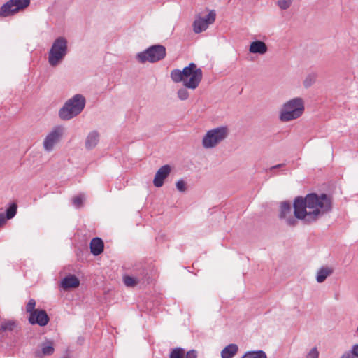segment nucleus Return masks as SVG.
I'll use <instances>...</instances> for the list:
<instances>
[{"instance_id":"nucleus-1","label":"nucleus","mask_w":358,"mask_h":358,"mask_svg":"<svg viewBox=\"0 0 358 358\" xmlns=\"http://www.w3.org/2000/svg\"><path fill=\"white\" fill-rule=\"evenodd\" d=\"M294 216L306 224L317 221L324 215L330 212L332 208L331 200L326 194L318 195L308 194L305 197L297 196L293 203Z\"/></svg>"},{"instance_id":"nucleus-2","label":"nucleus","mask_w":358,"mask_h":358,"mask_svg":"<svg viewBox=\"0 0 358 358\" xmlns=\"http://www.w3.org/2000/svg\"><path fill=\"white\" fill-rule=\"evenodd\" d=\"M170 76L176 83L182 82L185 87L179 89L177 95L180 100L185 101L189 96L187 88L195 90L198 87L203 78V71L192 62L187 66L184 67L182 70L177 69L172 70Z\"/></svg>"},{"instance_id":"nucleus-3","label":"nucleus","mask_w":358,"mask_h":358,"mask_svg":"<svg viewBox=\"0 0 358 358\" xmlns=\"http://www.w3.org/2000/svg\"><path fill=\"white\" fill-rule=\"evenodd\" d=\"M305 110L304 101L296 97L285 102L280 110L279 119L283 122L299 118Z\"/></svg>"},{"instance_id":"nucleus-4","label":"nucleus","mask_w":358,"mask_h":358,"mask_svg":"<svg viewBox=\"0 0 358 358\" xmlns=\"http://www.w3.org/2000/svg\"><path fill=\"white\" fill-rule=\"evenodd\" d=\"M85 98L80 94L68 99L59 109L58 115L62 120H69L78 115L85 106Z\"/></svg>"},{"instance_id":"nucleus-5","label":"nucleus","mask_w":358,"mask_h":358,"mask_svg":"<svg viewBox=\"0 0 358 358\" xmlns=\"http://www.w3.org/2000/svg\"><path fill=\"white\" fill-rule=\"evenodd\" d=\"M68 53V41L62 36L57 38L48 52V62L52 67L60 64Z\"/></svg>"},{"instance_id":"nucleus-6","label":"nucleus","mask_w":358,"mask_h":358,"mask_svg":"<svg viewBox=\"0 0 358 358\" xmlns=\"http://www.w3.org/2000/svg\"><path fill=\"white\" fill-rule=\"evenodd\" d=\"M227 127L222 126L208 130L202 139V145L206 149L215 148L229 136Z\"/></svg>"},{"instance_id":"nucleus-7","label":"nucleus","mask_w":358,"mask_h":358,"mask_svg":"<svg viewBox=\"0 0 358 358\" xmlns=\"http://www.w3.org/2000/svg\"><path fill=\"white\" fill-rule=\"evenodd\" d=\"M166 55V48L164 45H153L145 50L138 53L136 59L141 63L146 62L154 63L163 59Z\"/></svg>"},{"instance_id":"nucleus-8","label":"nucleus","mask_w":358,"mask_h":358,"mask_svg":"<svg viewBox=\"0 0 358 358\" xmlns=\"http://www.w3.org/2000/svg\"><path fill=\"white\" fill-rule=\"evenodd\" d=\"M64 131L63 127L56 126L47 134L43 143V148L46 152H50L53 150L55 145L60 141Z\"/></svg>"},{"instance_id":"nucleus-9","label":"nucleus","mask_w":358,"mask_h":358,"mask_svg":"<svg viewBox=\"0 0 358 358\" xmlns=\"http://www.w3.org/2000/svg\"><path fill=\"white\" fill-rule=\"evenodd\" d=\"M279 218L284 220L290 227L296 225L297 218L294 216V214H292V206L289 201H283L280 203Z\"/></svg>"},{"instance_id":"nucleus-10","label":"nucleus","mask_w":358,"mask_h":358,"mask_svg":"<svg viewBox=\"0 0 358 358\" xmlns=\"http://www.w3.org/2000/svg\"><path fill=\"white\" fill-rule=\"evenodd\" d=\"M215 10H210L205 17H196L193 24L194 31L199 34L206 30L209 24L215 22Z\"/></svg>"},{"instance_id":"nucleus-11","label":"nucleus","mask_w":358,"mask_h":358,"mask_svg":"<svg viewBox=\"0 0 358 358\" xmlns=\"http://www.w3.org/2000/svg\"><path fill=\"white\" fill-rule=\"evenodd\" d=\"M20 327L14 320H4L0 324V339L6 337L8 332H18Z\"/></svg>"},{"instance_id":"nucleus-12","label":"nucleus","mask_w":358,"mask_h":358,"mask_svg":"<svg viewBox=\"0 0 358 358\" xmlns=\"http://www.w3.org/2000/svg\"><path fill=\"white\" fill-rule=\"evenodd\" d=\"M29 322L31 324H37L39 326H45L49 322V317L44 310H36L29 315Z\"/></svg>"},{"instance_id":"nucleus-13","label":"nucleus","mask_w":358,"mask_h":358,"mask_svg":"<svg viewBox=\"0 0 358 358\" xmlns=\"http://www.w3.org/2000/svg\"><path fill=\"white\" fill-rule=\"evenodd\" d=\"M171 171V167L168 165H164L157 171L153 184L156 187H160L164 185V180L169 176Z\"/></svg>"},{"instance_id":"nucleus-14","label":"nucleus","mask_w":358,"mask_h":358,"mask_svg":"<svg viewBox=\"0 0 358 358\" xmlns=\"http://www.w3.org/2000/svg\"><path fill=\"white\" fill-rule=\"evenodd\" d=\"M40 348L39 350H36L34 352L35 357L37 358L52 355L55 352L53 341L50 340H46L41 343Z\"/></svg>"},{"instance_id":"nucleus-15","label":"nucleus","mask_w":358,"mask_h":358,"mask_svg":"<svg viewBox=\"0 0 358 358\" xmlns=\"http://www.w3.org/2000/svg\"><path fill=\"white\" fill-rule=\"evenodd\" d=\"M100 141V134L96 130L89 132L85 140V148L87 150H93Z\"/></svg>"},{"instance_id":"nucleus-16","label":"nucleus","mask_w":358,"mask_h":358,"mask_svg":"<svg viewBox=\"0 0 358 358\" xmlns=\"http://www.w3.org/2000/svg\"><path fill=\"white\" fill-rule=\"evenodd\" d=\"M17 206L15 203H12L6 210V215L3 213H0V227L5 225L8 220L14 217L17 213Z\"/></svg>"},{"instance_id":"nucleus-17","label":"nucleus","mask_w":358,"mask_h":358,"mask_svg":"<svg viewBox=\"0 0 358 358\" xmlns=\"http://www.w3.org/2000/svg\"><path fill=\"white\" fill-rule=\"evenodd\" d=\"M268 50L267 45L262 41H255L250 43L249 51L251 53L264 55Z\"/></svg>"},{"instance_id":"nucleus-18","label":"nucleus","mask_w":358,"mask_h":358,"mask_svg":"<svg viewBox=\"0 0 358 358\" xmlns=\"http://www.w3.org/2000/svg\"><path fill=\"white\" fill-rule=\"evenodd\" d=\"M104 243L101 238H93L90 242V251L94 256H97L103 252Z\"/></svg>"},{"instance_id":"nucleus-19","label":"nucleus","mask_w":358,"mask_h":358,"mask_svg":"<svg viewBox=\"0 0 358 358\" xmlns=\"http://www.w3.org/2000/svg\"><path fill=\"white\" fill-rule=\"evenodd\" d=\"M17 10H15V7L10 0L6 2L0 7V17H6L13 15L17 13Z\"/></svg>"},{"instance_id":"nucleus-20","label":"nucleus","mask_w":358,"mask_h":358,"mask_svg":"<svg viewBox=\"0 0 358 358\" xmlns=\"http://www.w3.org/2000/svg\"><path fill=\"white\" fill-rule=\"evenodd\" d=\"M80 282L75 275H69L65 277L61 282V287L64 289H68L70 288H76L78 287Z\"/></svg>"},{"instance_id":"nucleus-21","label":"nucleus","mask_w":358,"mask_h":358,"mask_svg":"<svg viewBox=\"0 0 358 358\" xmlns=\"http://www.w3.org/2000/svg\"><path fill=\"white\" fill-rule=\"evenodd\" d=\"M238 347L236 344H229L221 352L222 358H232L238 352Z\"/></svg>"},{"instance_id":"nucleus-22","label":"nucleus","mask_w":358,"mask_h":358,"mask_svg":"<svg viewBox=\"0 0 358 358\" xmlns=\"http://www.w3.org/2000/svg\"><path fill=\"white\" fill-rule=\"evenodd\" d=\"M334 272V270L329 267H322L320 268L316 275V280L317 282H323L328 276L331 275Z\"/></svg>"},{"instance_id":"nucleus-23","label":"nucleus","mask_w":358,"mask_h":358,"mask_svg":"<svg viewBox=\"0 0 358 358\" xmlns=\"http://www.w3.org/2000/svg\"><path fill=\"white\" fill-rule=\"evenodd\" d=\"M241 358H267L263 350L248 351Z\"/></svg>"},{"instance_id":"nucleus-24","label":"nucleus","mask_w":358,"mask_h":358,"mask_svg":"<svg viewBox=\"0 0 358 358\" xmlns=\"http://www.w3.org/2000/svg\"><path fill=\"white\" fill-rule=\"evenodd\" d=\"M30 1L31 0H10V2L15 6V10L19 11L28 7L30 4Z\"/></svg>"},{"instance_id":"nucleus-25","label":"nucleus","mask_w":358,"mask_h":358,"mask_svg":"<svg viewBox=\"0 0 358 358\" xmlns=\"http://www.w3.org/2000/svg\"><path fill=\"white\" fill-rule=\"evenodd\" d=\"M317 79V74L315 73H311L308 74L303 80V86L306 88L310 87L312 85H313Z\"/></svg>"},{"instance_id":"nucleus-26","label":"nucleus","mask_w":358,"mask_h":358,"mask_svg":"<svg viewBox=\"0 0 358 358\" xmlns=\"http://www.w3.org/2000/svg\"><path fill=\"white\" fill-rule=\"evenodd\" d=\"M185 350L182 348H173L169 355V358H184Z\"/></svg>"},{"instance_id":"nucleus-27","label":"nucleus","mask_w":358,"mask_h":358,"mask_svg":"<svg viewBox=\"0 0 358 358\" xmlns=\"http://www.w3.org/2000/svg\"><path fill=\"white\" fill-rule=\"evenodd\" d=\"M141 280L138 278L125 276L124 278V282L127 287H134L140 282Z\"/></svg>"},{"instance_id":"nucleus-28","label":"nucleus","mask_w":358,"mask_h":358,"mask_svg":"<svg viewBox=\"0 0 358 358\" xmlns=\"http://www.w3.org/2000/svg\"><path fill=\"white\" fill-rule=\"evenodd\" d=\"M292 1L293 0H278L276 3L281 10H287L291 6Z\"/></svg>"},{"instance_id":"nucleus-29","label":"nucleus","mask_w":358,"mask_h":358,"mask_svg":"<svg viewBox=\"0 0 358 358\" xmlns=\"http://www.w3.org/2000/svg\"><path fill=\"white\" fill-rule=\"evenodd\" d=\"M36 301L34 299H31L26 306V310L27 313H29L30 315L32 314L34 311H36L37 309H35Z\"/></svg>"},{"instance_id":"nucleus-30","label":"nucleus","mask_w":358,"mask_h":358,"mask_svg":"<svg viewBox=\"0 0 358 358\" xmlns=\"http://www.w3.org/2000/svg\"><path fill=\"white\" fill-rule=\"evenodd\" d=\"M85 197L83 195H78L73 199V203L76 208H80L83 205Z\"/></svg>"},{"instance_id":"nucleus-31","label":"nucleus","mask_w":358,"mask_h":358,"mask_svg":"<svg viewBox=\"0 0 358 358\" xmlns=\"http://www.w3.org/2000/svg\"><path fill=\"white\" fill-rule=\"evenodd\" d=\"M306 358H319V352L316 347L313 348L307 354Z\"/></svg>"},{"instance_id":"nucleus-32","label":"nucleus","mask_w":358,"mask_h":358,"mask_svg":"<svg viewBox=\"0 0 358 358\" xmlns=\"http://www.w3.org/2000/svg\"><path fill=\"white\" fill-rule=\"evenodd\" d=\"M176 188L178 191L183 192L186 190V185L183 180H179L176 182Z\"/></svg>"},{"instance_id":"nucleus-33","label":"nucleus","mask_w":358,"mask_h":358,"mask_svg":"<svg viewBox=\"0 0 358 358\" xmlns=\"http://www.w3.org/2000/svg\"><path fill=\"white\" fill-rule=\"evenodd\" d=\"M198 353L195 350H189L187 352H185L184 358H197Z\"/></svg>"},{"instance_id":"nucleus-34","label":"nucleus","mask_w":358,"mask_h":358,"mask_svg":"<svg viewBox=\"0 0 358 358\" xmlns=\"http://www.w3.org/2000/svg\"><path fill=\"white\" fill-rule=\"evenodd\" d=\"M340 358H355L352 350L350 349V350L345 351Z\"/></svg>"},{"instance_id":"nucleus-35","label":"nucleus","mask_w":358,"mask_h":358,"mask_svg":"<svg viewBox=\"0 0 358 358\" xmlns=\"http://www.w3.org/2000/svg\"><path fill=\"white\" fill-rule=\"evenodd\" d=\"M351 350H352L355 358H358V344L353 345Z\"/></svg>"},{"instance_id":"nucleus-36","label":"nucleus","mask_w":358,"mask_h":358,"mask_svg":"<svg viewBox=\"0 0 358 358\" xmlns=\"http://www.w3.org/2000/svg\"><path fill=\"white\" fill-rule=\"evenodd\" d=\"M285 164H277V165H275L273 166H271L270 168V170L272 171L273 169H278V168H280V167H282Z\"/></svg>"},{"instance_id":"nucleus-37","label":"nucleus","mask_w":358,"mask_h":358,"mask_svg":"<svg viewBox=\"0 0 358 358\" xmlns=\"http://www.w3.org/2000/svg\"><path fill=\"white\" fill-rule=\"evenodd\" d=\"M62 358H69V357H62Z\"/></svg>"}]
</instances>
